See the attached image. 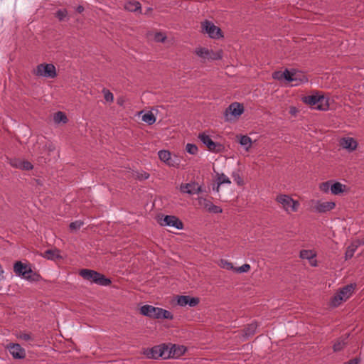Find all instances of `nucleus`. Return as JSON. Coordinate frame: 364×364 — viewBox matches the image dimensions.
Wrapping results in <instances>:
<instances>
[{
    "label": "nucleus",
    "mask_w": 364,
    "mask_h": 364,
    "mask_svg": "<svg viewBox=\"0 0 364 364\" xmlns=\"http://www.w3.org/2000/svg\"><path fill=\"white\" fill-rule=\"evenodd\" d=\"M294 74H292V69H285L284 71V80L289 82H293V78L291 77Z\"/></svg>",
    "instance_id": "obj_40"
},
{
    "label": "nucleus",
    "mask_w": 364,
    "mask_h": 364,
    "mask_svg": "<svg viewBox=\"0 0 364 364\" xmlns=\"http://www.w3.org/2000/svg\"><path fill=\"white\" fill-rule=\"evenodd\" d=\"M199 203L210 213H220L223 212L220 207L214 205L210 200L206 198H200Z\"/></svg>",
    "instance_id": "obj_15"
},
{
    "label": "nucleus",
    "mask_w": 364,
    "mask_h": 364,
    "mask_svg": "<svg viewBox=\"0 0 364 364\" xmlns=\"http://www.w3.org/2000/svg\"><path fill=\"white\" fill-rule=\"evenodd\" d=\"M244 112V107L238 102L230 104L225 109L224 117L225 121H232L234 118L240 117Z\"/></svg>",
    "instance_id": "obj_4"
},
{
    "label": "nucleus",
    "mask_w": 364,
    "mask_h": 364,
    "mask_svg": "<svg viewBox=\"0 0 364 364\" xmlns=\"http://www.w3.org/2000/svg\"><path fill=\"white\" fill-rule=\"evenodd\" d=\"M210 57H209V59L210 60H220L222 58L221 52H213V50H210Z\"/></svg>",
    "instance_id": "obj_46"
},
{
    "label": "nucleus",
    "mask_w": 364,
    "mask_h": 364,
    "mask_svg": "<svg viewBox=\"0 0 364 364\" xmlns=\"http://www.w3.org/2000/svg\"><path fill=\"white\" fill-rule=\"evenodd\" d=\"M46 146L48 152H52V151H55V145L52 143L46 144Z\"/></svg>",
    "instance_id": "obj_52"
},
{
    "label": "nucleus",
    "mask_w": 364,
    "mask_h": 364,
    "mask_svg": "<svg viewBox=\"0 0 364 364\" xmlns=\"http://www.w3.org/2000/svg\"><path fill=\"white\" fill-rule=\"evenodd\" d=\"M79 274L84 279L100 286L107 287L112 283L110 279L107 278L104 274L92 269H82L79 272Z\"/></svg>",
    "instance_id": "obj_1"
},
{
    "label": "nucleus",
    "mask_w": 364,
    "mask_h": 364,
    "mask_svg": "<svg viewBox=\"0 0 364 364\" xmlns=\"http://www.w3.org/2000/svg\"><path fill=\"white\" fill-rule=\"evenodd\" d=\"M198 138L210 151L219 153L224 149V146L221 144L213 141L210 137L205 133H200Z\"/></svg>",
    "instance_id": "obj_8"
},
{
    "label": "nucleus",
    "mask_w": 364,
    "mask_h": 364,
    "mask_svg": "<svg viewBox=\"0 0 364 364\" xmlns=\"http://www.w3.org/2000/svg\"><path fill=\"white\" fill-rule=\"evenodd\" d=\"M296 108L295 107H291V110H290V112L291 114H294L296 113Z\"/></svg>",
    "instance_id": "obj_57"
},
{
    "label": "nucleus",
    "mask_w": 364,
    "mask_h": 364,
    "mask_svg": "<svg viewBox=\"0 0 364 364\" xmlns=\"http://www.w3.org/2000/svg\"><path fill=\"white\" fill-rule=\"evenodd\" d=\"M166 37L162 33H156L154 36V40L156 42H164Z\"/></svg>",
    "instance_id": "obj_50"
},
{
    "label": "nucleus",
    "mask_w": 364,
    "mask_h": 364,
    "mask_svg": "<svg viewBox=\"0 0 364 364\" xmlns=\"http://www.w3.org/2000/svg\"><path fill=\"white\" fill-rule=\"evenodd\" d=\"M53 119L55 123H66L68 121L66 115L62 112H58L55 113Z\"/></svg>",
    "instance_id": "obj_31"
},
{
    "label": "nucleus",
    "mask_w": 364,
    "mask_h": 364,
    "mask_svg": "<svg viewBox=\"0 0 364 364\" xmlns=\"http://www.w3.org/2000/svg\"><path fill=\"white\" fill-rule=\"evenodd\" d=\"M210 50L205 48H200L196 50V53L203 59H209Z\"/></svg>",
    "instance_id": "obj_30"
},
{
    "label": "nucleus",
    "mask_w": 364,
    "mask_h": 364,
    "mask_svg": "<svg viewBox=\"0 0 364 364\" xmlns=\"http://www.w3.org/2000/svg\"><path fill=\"white\" fill-rule=\"evenodd\" d=\"M17 337L20 339L24 340V341H33V338L30 333H19L17 335Z\"/></svg>",
    "instance_id": "obj_43"
},
{
    "label": "nucleus",
    "mask_w": 364,
    "mask_h": 364,
    "mask_svg": "<svg viewBox=\"0 0 364 364\" xmlns=\"http://www.w3.org/2000/svg\"><path fill=\"white\" fill-rule=\"evenodd\" d=\"M355 287V284H350L341 288L332 298V306H338L343 301H346L352 295Z\"/></svg>",
    "instance_id": "obj_3"
},
{
    "label": "nucleus",
    "mask_w": 364,
    "mask_h": 364,
    "mask_svg": "<svg viewBox=\"0 0 364 364\" xmlns=\"http://www.w3.org/2000/svg\"><path fill=\"white\" fill-rule=\"evenodd\" d=\"M23 160L19 159H10V164L11 166L21 169Z\"/></svg>",
    "instance_id": "obj_42"
},
{
    "label": "nucleus",
    "mask_w": 364,
    "mask_h": 364,
    "mask_svg": "<svg viewBox=\"0 0 364 364\" xmlns=\"http://www.w3.org/2000/svg\"><path fill=\"white\" fill-rule=\"evenodd\" d=\"M218 186H220L223 183H228V184L231 183L230 178L228 176H226L224 173H222L218 176Z\"/></svg>",
    "instance_id": "obj_39"
},
{
    "label": "nucleus",
    "mask_w": 364,
    "mask_h": 364,
    "mask_svg": "<svg viewBox=\"0 0 364 364\" xmlns=\"http://www.w3.org/2000/svg\"><path fill=\"white\" fill-rule=\"evenodd\" d=\"M348 337V335L346 336V338H343V339H340L338 341H337L334 345H333V350L334 351H339L341 350V349H343V348L346 345V341L345 340Z\"/></svg>",
    "instance_id": "obj_34"
},
{
    "label": "nucleus",
    "mask_w": 364,
    "mask_h": 364,
    "mask_svg": "<svg viewBox=\"0 0 364 364\" xmlns=\"http://www.w3.org/2000/svg\"><path fill=\"white\" fill-rule=\"evenodd\" d=\"M159 157L161 161L165 162L170 166H174L175 162L171 157V153L166 150H161L158 153Z\"/></svg>",
    "instance_id": "obj_18"
},
{
    "label": "nucleus",
    "mask_w": 364,
    "mask_h": 364,
    "mask_svg": "<svg viewBox=\"0 0 364 364\" xmlns=\"http://www.w3.org/2000/svg\"><path fill=\"white\" fill-rule=\"evenodd\" d=\"M250 269V265L248 264H244L238 268H235V272L239 273L247 272Z\"/></svg>",
    "instance_id": "obj_44"
},
{
    "label": "nucleus",
    "mask_w": 364,
    "mask_h": 364,
    "mask_svg": "<svg viewBox=\"0 0 364 364\" xmlns=\"http://www.w3.org/2000/svg\"><path fill=\"white\" fill-rule=\"evenodd\" d=\"M340 146L349 151L355 150L358 146L357 141L351 137L342 138L340 140Z\"/></svg>",
    "instance_id": "obj_16"
},
{
    "label": "nucleus",
    "mask_w": 364,
    "mask_h": 364,
    "mask_svg": "<svg viewBox=\"0 0 364 364\" xmlns=\"http://www.w3.org/2000/svg\"><path fill=\"white\" fill-rule=\"evenodd\" d=\"M22 278L30 281V282H38L41 279V276L39 274L33 271L31 267L29 266L26 272H24Z\"/></svg>",
    "instance_id": "obj_17"
},
{
    "label": "nucleus",
    "mask_w": 364,
    "mask_h": 364,
    "mask_svg": "<svg viewBox=\"0 0 364 364\" xmlns=\"http://www.w3.org/2000/svg\"><path fill=\"white\" fill-rule=\"evenodd\" d=\"M354 252H355V248L348 247L347 248V250L345 254L346 259L347 260V259H350L353 256Z\"/></svg>",
    "instance_id": "obj_49"
},
{
    "label": "nucleus",
    "mask_w": 364,
    "mask_h": 364,
    "mask_svg": "<svg viewBox=\"0 0 364 364\" xmlns=\"http://www.w3.org/2000/svg\"><path fill=\"white\" fill-rule=\"evenodd\" d=\"M83 11H84V7L81 5L78 6L76 8V11L79 14H81L82 12H83Z\"/></svg>",
    "instance_id": "obj_54"
},
{
    "label": "nucleus",
    "mask_w": 364,
    "mask_h": 364,
    "mask_svg": "<svg viewBox=\"0 0 364 364\" xmlns=\"http://www.w3.org/2000/svg\"><path fill=\"white\" fill-rule=\"evenodd\" d=\"M181 191L190 195L202 192V188L196 183H185L181 186Z\"/></svg>",
    "instance_id": "obj_14"
},
{
    "label": "nucleus",
    "mask_w": 364,
    "mask_h": 364,
    "mask_svg": "<svg viewBox=\"0 0 364 364\" xmlns=\"http://www.w3.org/2000/svg\"><path fill=\"white\" fill-rule=\"evenodd\" d=\"M336 206V203L332 201H321L316 200L314 206L316 212L319 213H324L333 210Z\"/></svg>",
    "instance_id": "obj_11"
},
{
    "label": "nucleus",
    "mask_w": 364,
    "mask_h": 364,
    "mask_svg": "<svg viewBox=\"0 0 364 364\" xmlns=\"http://www.w3.org/2000/svg\"><path fill=\"white\" fill-rule=\"evenodd\" d=\"M302 101L318 110H327L329 107L328 98L320 95L318 92H315L311 95L304 97Z\"/></svg>",
    "instance_id": "obj_2"
},
{
    "label": "nucleus",
    "mask_w": 364,
    "mask_h": 364,
    "mask_svg": "<svg viewBox=\"0 0 364 364\" xmlns=\"http://www.w3.org/2000/svg\"><path fill=\"white\" fill-rule=\"evenodd\" d=\"M161 352V345L154 346L147 353L148 358L157 359L161 358V355H159Z\"/></svg>",
    "instance_id": "obj_25"
},
{
    "label": "nucleus",
    "mask_w": 364,
    "mask_h": 364,
    "mask_svg": "<svg viewBox=\"0 0 364 364\" xmlns=\"http://www.w3.org/2000/svg\"><path fill=\"white\" fill-rule=\"evenodd\" d=\"M35 73L38 76L53 78L57 75L55 67L53 64H40L37 66Z\"/></svg>",
    "instance_id": "obj_6"
},
{
    "label": "nucleus",
    "mask_w": 364,
    "mask_h": 364,
    "mask_svg": "<svg viewBox=\"0 0 364 364\" xmlns=\"http://www.w3.org/2000/svg\"><path fill=\"white\" fill-rule=\"evenodd\" d=\"M232 176L234 178V180L235 181V182L238 184V185H242L243 183V180L242 179V178L239 176V174L237 173H232Z\"/></svg>",
    "instance_id": "obj_51"
},
{
    "label": "nucleus",
    "mask_w": 364,
    "mask_h": 364,
    "mask_svg": "<svg viewBox=\"0 0 364 364\" xmlns=\"http://www.w3.org/2000/svg\"><path fill=\"white\" fill-rule=\"evenodd\" d=\"M171 346L172 349V358H178L183 355L186 350V348L183 346L171 344Z\"/></svg>",
    "instance_id": "obj_23"
},
{
    "label": "nucleus",
    "mask_w": 364,
    "mask_h": 364,
    "mask_svg": "<svg viewBox=\"0 0 364 364\" xmlns=\"http://www.w3.org/2000/svg\"><path fill=\"white\" fill-rule=\"evenodd\" d=\"M186 150L188 153L192 155H195L198 152V146L193 144H187L186 146Z\"/></svg>",
    "instance_id": "obj_37"
},
{
    "label": "nucleus",
    "mask_w": 364,
    "mask_h": 364,
    "mask_svg": "<svg viewBox=\"0 0 364 364\" xmlns=\"http://www.w3.org/2000/svg\"><path fill=\"white\" fill-rule=\"evenodd\" d=\"M124 9L129 11L134 12L141 10V4L139 1H129L125 4Z\"/></svg>",
    "instance_id": "obj_26"
},
{
    "label": "nucleus",
    "mask_w": 364,
    "mask_h": 364,
    "mask_svg": "<svg viewBox=\"0 0 364 364\" xmlns=\"http://www.w3.org/2000/svg\"><path fill=\"white\" fill-rule=\"evenodd\" d=\"M358 359H353V360H350L348 364H358Z\"/></svg>",
    "instance_id": "obj_55"
},
{
    "label": "nucleus",
    "mask_w": 364,
    "mask_h": 364,
    "mask_svg": "<svg viewBox=\"0 0 364 364\" xmlns=\"http://www.w3.org/2000/svg\"><path fill=\"white\" fill-rule=\"evenodd\" d=\"M257 323L255 322L251 323L245 328V334L247 337L253 336L257 330Z\"/></svg>",
    "instance_id": "obj_27"
},
{
    "label": "nucleus",
    "mask_w": 364,
    "mask_h": 364,
    "mask_svg": "<svg viewBox=\"0 0 364 364\" xmlns=\"http://www.w3.org/2000/svg\"><path fill=\"white\" fill-rule=\"evenodd\" d=\"M277 201L282 205L284 209L289 212H295L299 207V203L294 200L290 196L287 195H279L277 197Z\"/></svg>",
    "instance_id": "obj_7"
},
{
    "label": "nucleus",
    "mask_w": 364,
    "mask_h": 364,
    "mask_svg": "<svg viewBox=\"0 0 364 364\" xmlns=\"http://www.w3.org/2000/svg\"><path fill=\"white\" fill-rule=\"evenodd\" d=\"M200 300L197 297H191L190 296H178L177 304L181 306L188 305L191 307L197 306Z\"/></svg>",
    "instance_id": "obj_13"
},
{
    "label": "nucleus",
    "mask_w": 364,
    "mask_h": 364,
    "mask_svg": "<svg viewBox=\"0 0 364 364\" xmlns=\"http://www.w3.org/2000/svg\"><path fill=\"white\" fill-rule=\"evenodd\" d=\"M7 348L15 359H22L26 356L25 350L18 343H10L7 345Z\"/></svg>",
    "instance_id": "obj_10"
},
{
    "label": "nucleus",
    "mask_w": 364,
    "mask_h": 364,
    "mask_svg": "<svg viewBox=\"0 0 364 364\" xmlns=\"http://www.w3.org/2000/svg\"><path fill=\"white\" fill-rule=\"evenodd\" d=\"M316 255L311 250H302L300 251V257L310 260L314 258Z\"/></svg>",
    "instance_id": "obj_33"
},
{
    "label": "nucleus",
    "mask_w": 364,
    "mask_h": 364,
    "mask_svg": "<svg viewBox=\"0 0 364 364\" xmlns=\"http://www.w3.org/2000/svg\"><path fill=\"white\" fill-rule=\"evenodd\" d=\"M220 265L223 269H225L228 270H233L235 272V268L234 267L232 263H231L227 260L221 259Z\"/></svg>",
    "instance_id": "obj_36"
},
{
    "label": "nucleus",
    "mask_w": 364,
    "mask_h": 364,
    "mask_svg": "<svg viewBox=\"0 0 364 364\" xmlns=\"http://www.w3.org/2000/svg\"><path fill=\"white\" fill-rule=\"evenodd\" d=\"M159 307L146 304L140 308V313L151 318L159 319Z\"/></svg>",
    "instance_id": "obj_12"
},
{
    "label": "nucleus",
    "mask_w": 364,
    "mask_h": 364,
    "mask_svg": "<svg viewBox=\"0 0 364 364\" xmlns=\"http://www.w3.org/2000/svg\"><path fill=\"white\" fill-rule=\"evenodd\" d=\"M292 74H294V75H292L291 77L293 78V82H296L295 85H298L299 82L307 81L306 76L297 70L292 69Z\"/></svg>",
    "instance_id": "obj_22"
},
{
    "label": "nucleus",
    "mask_w": 364,
    "mask_h": 364,
    "mask_svg": "<svg viewBox=\"0 0 364 364\" xmlns=\"http://www.w3.org/2000/svg\"><path fill=\"white\" fill-rule=\"evenodd\" d=\"M29 265L18 261L14 265V272L17 276L22 277L24 272L26 271Z\"/></svg>",
    "instance_id": "obj_19"
},
{
    "label": "nucleus",
    "mask_w": 364,
    "mask_h": 364,
    "mask_svg": "<svg viewBox=\"0 0 364 364\" xmlns=\"http://www.w3.org/2000/svg\"><path fill=\"white\" fill-rule=\"evenodd\" d=\"M83 224L84 223L81 220H75L70 224L69 228L71 231H75L79 230Z\"/></svg>",
    "instance_id": "obj_38"
},
{
    "label": "nucleus",
    "mask_w": 364,
    "mask_h": 364,
    "mask_svg": "<svg viewBox=\"0 0 364 364\" xmlns=\"http://www.w3.org/2000/svg\"><path fill=\"white\" fill-rule=\"evenodd\" d=\"M160 318H166V319L171 320V319L173 318V314H172V313L171 311L160 308L159 309V319H160Z\"/></svg>",
    "instance_id": "obj_32"
},
{
    "label": "nucleus",
    "mask_w": 364,
    "mask_h": 364,
    "mask_svg": "<svg viewBox=\"0 0 364 364\" xmlns=\"http://www.w3.org/2000/svg\"><path fill=\"white\" fill-rule=\"evenodd\" d=\"M202 32L207 33L211 38H220L222 37V31L220 28L215 26L209 21H205L201 25Z\"/></svg>",
    "instance_id": "obj_5"
},
{
    "label": "nucleus",
    "mask_w": 364,
    "mask_h": 364,
    "mask_svg": "<svg viewBox=\"0 0 364 364\" xmlns=\"http://www.w3.org/2000/svg\"><path fill=\"white\" fill-rule=\"evenodd\" d=\"M142 120L149 125H151L156 122V117L151 112H148L142 116Z\"/></svg>",
    "instance_id": "obj_28"
},
{
    "label": "nucleus",
    "mask_w": 364,
    "mask_h": 364,
    "mask_svg": "<svg viewBox=\"0 0 364 364\" xmlns=\"http://www.w3.org/2000/svg\"><path fill=\"white\" fill-rule=\"evenodd\" d=\"M346 186L340 182H335L331 186V192L333 195H339L345 191Z\"/></svg>",
    "instance_id": "obj_21"
},
{
    "label": "nucleus",
    "mask_w": 364,
    "mask_h": 364,
    "mask_svg": "<svg viewBox=\"0 0 364 364\" xmlns=\"http://www.w3.org/2000/svg\"><path fill=\"white\" fill-rule=\"evenodd\" d=\"M161 225L175 228L178 230L183 228V223L174 215H166L161 220Z\"/></svg>",
    "instance_id": "obj_9"
},
{
    "label": "nucleus",
    "mask_w": 364,
    "mask_h": 364,
    "mask_svg": "<svg viewBox=\"0 0 364 364\" xmlns=\"http://www.w3.org/2000/svg\"><path fill=\"white\" fill-rule=\"evenodd\" d=\"M171 344H161V352L159 355H161V358L164 359H167L172 358V349Z\"/></svg>",
    "instance_id": "obj_20"
},
{
    "label": "nucleus",
    "mask_w": 364,
    "mask_h": 364,
    "mask_svg": "<svg viewBox=\"0 0 364 364\" xmlns=\"http://www.w3.org/2000/svg\"><path fill=\"white\" fill-rule=\"evenodd\" d=\"M103 92H104V95H105L104 97H105V99L106 101L112 102L114 100V96L111 92H109L107 90L104 89Z\"/></svg>",
    "instance_id": "obj_45"
},
{
    "label": "nucleus",
    "mask_w": 364,
    "mask_h": 364,
    "mask_svg": "<svg viewBox=\"0 0 364 364\" xmlns=\"http://www.w3.org/2000/svg\"><path fill=\"white\" fill-rule=\"evenodd\" d=\"M284 71H275L272 73V77L274 80H284Z\"/></svg>",
    "instance_id": "obj_48"
},
{
    "label": "nucleus",
    "mask_w": 364,
    "mask_h": 364,
    "mask_svg": "<svg viewBox=\"0 0 364 364\" xmlns=\"http://www.w3.org/2000/svg\"><path fill=\"white\" fill-rule=\"evenodd\" d=\"M149 177V174L147 173H144L140 174V176H138V178L140 180H145V179H147Z\"/></svg>",
    "instance_id": "obj_53"
},
{
    "label": "nucleus",
    "mask_w": 364,
    "mask_h": 364,
    "mask_svg": "<svg viewBox=\"0 0 364 364\" xmlns=\"http://www.w3.org/2000/svg\"><path fill=\"white\" fill-rule=\"evenodd\" d=\"M68 16V11L66 9H59L55 13V17L58 18L60 21H65Z\"/></svg>",
    "instance_id": "obj_35"
},
{
    "label": "nucleus",
    "mask_w": 364,
    "mask_h": 364,
    "mask_svg": "<svg viewBox=\"0 0 364 364\" xmlns=\"http://www.w3.org/2000/svg\"><path fill=\"white\" fill-rule=\"evenodd\" d=\"M32 168H33V165L31 164V162H29L28 161H23L22 165L21 166V170L29 171V170H31Z\"/></svg>",
    "instance_id": "obj_47"
},
{
    "label": "nucleus",
    "mask_w": 364,
    "mask_h": 364,
    "mask_svg": "<svg viewBox=\"0 0 364 364\" xmlns=\"http://www.w3.org/2000/svg\"><path fill=\"white\" fill-rule=\"evenodd\" d=\"M240 144L248 150L252 145V139L247 135L240 136Z\"/></svg>",
    "instance_id": "obj_29"
},
{
    "label": "nucleus",
    "mask_w": 364,
    "mask_h": 364,
    "mask_svg": "<svg viewBox=\"0 0 364 364\" xmlns=\"http://www.w3.org/2000/svg\"><path fill=\"white\" fill-rule=\"evenodd\" d=\"M331 181L321 183L319 186L320 190L323 193H328L331 190Z\"/></svg>",
    "instance_id": "obj_41"
},
{
    "label": "nucleus",
    "mask_w": 364,
    "mask_h": 364,
    "mask_svg": "<svg viewBox=\"0 0 364 364\" xmlns=\"http://www.w3.org/2000/svg\"><path fill=\"white\" fill-rule=\"evenodd\" d=\"M220 186H218V182L217 186L213 187V191H215L216 192H219Z\"/></svg>",
    "instance_id": "obj_56"
},
{
    "label": "nucleus",
    "mask_w": 364,
    "mask_h": 364,
    "mask_svg": "<svg viewBox=\"0 0 364 364\" xmlns=\"http://www.w3.org/2000/svg\"><path fill=\"white\" fill-rule=\"evenodd\" d=\"M43 257L48 259H55L61 258L59 250L57 249L55 250H47L43 253Z\"/></svg>",
    "instance_id": "obj_24"
}]
</instances>
